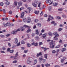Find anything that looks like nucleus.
<instances>
[{
  "mask_svg": "<svg viewBox=\"0 0 67 67\" xmlns=\"http://www.w3.org/2000/svg\"><path fill=\"white\" fill-rule=\"evenodd\" d=\"M14 43L15 44H17V46H19L20 45V42H18V40L17 38H15L14 39Z\"/></svg>",
  "mask_w": 67,
  "mask_h": 67,
  "instance_id": "1",
  "label": "nucleus"
},
{
  "mask_svg": "<svg viewBox=\"0 0 67 67\" xmlns=\"http://www.w3.org/2000/svg\"><path fill=\"white\" fill-rule=\"evenodd\" d=\"M18 56V52H17L15 54V56H12L10 57V58H13L14 59H17L16 57Z\"/></svg>",
  "mask_w": 67,
  "mask_h": 67,
  "instance_id": "2",
  "label": "nucleus"
},
{
  "mask_svg": "<svg viewBox=\"0 0 67 67\" xmlns=\"http://www.w3.org/2000/svg\"><path fill=\"white\" fill-rule=\"evenodd\" d=\"M51 42H50L49 43V44L50 45V48H51L52 49L53 48H54V46H55L54 45L52 46V47H51V45H53V40H52L51 41Z\"/></svg>",
  "mask_w": 67,
  "mask_h": 67,
  "instance_id": "3",
  "label": "nucleus"
},
{
  "mask_svg": "<svg viewBox=\"0 0 67 67\" xmlns=\"http://www.w3.org/2000/svg\"><path fill=\"white\" fill-rule=\"evenodd\" d=\"M20 29H18L16 31L12 32V34H16V33H17V32H19V31H20Z\"/></svg>",
  "mask_w": 67,
  "mask_h": 67,
  "instance_id": "4",
  "label": "nucleus"
},
{
  "mask_svg": "<svg viewBox=\"0 0 67 67\" xmlns=\"http://www.w3.org/2000/svg\"><path fill=\"white\" fill-rule=\"evenodd\" d=\"M35 3H36V4H35L34 3H32V5L34 7H36V4L38 3V1H36L35 2Z\"/></svg>",
  "mask_w": 67,
  "mask_h": 67,
  "instance_id": "5",
  "label": "nucleus"
},
{
  "mask_svg": "<svg viewBox=\"0 0 67 67\" xmlns=\"http://www.w3.org/2000/svg\"><path fill=\"white\" fill-rule=\"evenodd\" d=\"M42 52H40L38 53L37 54V57H39L40 56H42Z\"/></svg>",
  "mask_w": 67,
  "mask_h": 67,
  "instance_id": "6",
  "label": "nucleus"
},
{
  "mask_svg": "<svg viewBox=\"0 0 67 67\" xmlns=\"http://www.w3.org/2000/svg\"><path fill=\"white\" fill-rule=\"evenodd\" d=\"M32 45H35L34 46H37V45H38V43L37 42L36 43H35V42H33V43H32Z\"/></svg>",
  "mask_w": 67,
  "mask_h": 67,
  "instance_id": "7",
  "label": "nucleus"
},
{
  "mask_svg": "<svg viewBox=\"0 0 67 67\" xmlns=\"http://www.w3.org/2000/svg\"><path fill=\"white\" fill-rule=\"evenodd\" d=\"M27 21V23H30V22L31 21V19H30V18H28Z\"/></svg>",
  "mask_w": 67,
  "mask_h": 67,
  "instance_id": "8",
  "label": "nucleus"
},
{
  "mask_svg": "<svg viewBox=\"0 0 67 67\" xmlns=\"http://www.w3.org/2000/svg\"><path fill=\"white\" fill-rule=\"evenodd\" d=\"M22 2L21 1H20L18 3V4L19 6H21L22 5Z\"/></svg>",
  "mask_w": 67,
  "mask_h": 67,
  "instance_id": "9",
  "label": "nucleus"
},
{
  "mask_svg": "<svg viewBox=\"0 0 67 67\" xmlns=\"http://www.w3.org/2000/svg\"><path fill=\"white\" fill-rule=\"evenodd\" d=\"M53 35L55 36V37H56V36H57V35L58 37L59 36V35L58 34H57V32H54L53 33Z\"/></svg>",
  "mask_w": 67,
  "mask_h": 67,
  "instance_id": "10",
  "label": "nucleus"
},
{
  "mask_svg": "<svg viewBox=\"0 0 67 67\" xmlns=\"http://www.w3.org/2000/svg\"><path fill=\"white\" fill-rule=\"evenodd\" d=\"M47 35V34L45 33L42 36V37H43V38H45V37H46Z\"/></svg>",
  "mask_w": 67,
  "mask_h": 67,
  "instance_id": "11",
  "label": "nucleus"
},
{
  "mask_svg": "<svg viewBox=\"0 0 67 67\" xmlns=\"http://www.w3.org/2000/svg\"><path fill=\"white\" fill-rule=\"evenodd\" d=\"M31 63V61L30 60V58H28V60L27 61V64H30Z\"/></svg>",
  "mask_w": 67,
  "mask_h": 67,
  "instance_id": "12",
  "label": "nucleus"
},
{
  "mask_svg": "<svg viewBox=\"0 0 67 67\" xmlns=\"http://www.w3.org/2000/svg\"><path fill=\"white\" fill-rule=\"evenodd\" d=\"M58 5V3H54L53 4V5L54 7L57 6Z\"/></svg>",
  "mask_w": 67,
  "mask_h": 67,
  "instance_id": "13",
  "label": "nucleus"
},
{
  "mask_svg": "<svg viewBox=\"0 0 67 67\" xmlns=\"http://www.w3.org/2000/svg\"><path fill=\"white\" fill-rule=\"evenodd\" d=\"M24 12H23L21 13V18H23V16H24Z\"/></svg>",
  "mask_w": 67,
  "mask_h": 67,
  "instance_id": "14",
  "label": "nucleus"
},
{
  "mask_svg": "<svg viewBox=\"0 0 67 67\" xmlns=\"http://www.w3.org/2000/svg\"><path fill=\"white\" fill-rule=\"evenodd\" d=\"M37 63V60L35 59L34 62V65H35Z\"/></svg>",
  "mask_w": 67,
  "mask_h": 67,
  "instance_id": "15",
  "label": "nucleus"
},
{
  "mask_svg": "<svg viewBox=\"0 0 67 67\" xmlns=\"http://www.w3.org/2000/svg\"><path fill=\"white\" fill-rule=\"evenodd\" d=\"M48 18H50L51 20L54 19V18H53V17L51 16L50 15H49L48 16Z\"/></svg>",
  "mask_w": 67,
  "mask_h": 67,
  "instance_id": "16",
  "label": "nucleus"
},
{
  "mask_svg": "<svg viewBox=\"0 0 67 67\" xmlns=\"http://www.w3.org/2000/svg\"><path fill=\"white\" fill-rule=\"evenodd\" d=\"M46 2L47 3H50V2H51V0H48L46 1Z\"/></svg>",
  "mask_w": 67,
  "mask_h": 67,
  "instance_id": "17",
  "label": "nucleus"
},
{
  "mask_svg": "<svg viewBox=\"0 0 67 67\" xmlns=\"http://www.w3.org/2000/svg\"><path fill=\"white\" fill-rule=\"evenodd\" d=\"M18 5V4L17 3V2L15 1L14 2V3L13 4L14 5H15V6H17Z\"/></svg>",
  "mask_w": 67,
  "mask_h": 67,
  "instance_id": "18",
  "label": "nucleus"
},
{
  "mask_svg": "<svg viewBox=\"0 0 67 67\" xmlns=\"http://www.w3.org/2000/svg\"><path fill=\"white\" fill-rule=\"evenodd\" d=\"M66 49L65 48H63L62 49V52H65V51H66Z\"/></svg>",
  "mask_w": 67,
  "mask_h": 67,
  "instance_id": "19",
  "label": "nucleus"
},
{
  "mask_svg": "<svg viewBox=\"0 0 67 67\" xmlns=\"http://www.w3.org/2000/svg\"><path fill=\"white\" fill-rule=\"evenodd\" d=\"M35 14H38V13H39V11H35Z\"/></svg>",
  "mask_w": 67,
  "mask_h": 67,
  "instance_id": "20",
  "label": "nucleus"
},
{
  "mask_svg": "<svg viewBox=\"0 0 67 67\" xmlns=\"http://www.w3.org/2000/svg\"><path fill=\"white\" fill-rule=\"evenodd\" d=\"M44 58H46V59H47V54H44Z\"/></svg>",
  "mask_w": 67,
  "mask_h": 67,
  "instance_id": "21",
  "label": "nucleus"
},
{
  "mask_svg": "<svg viewBox=\"0 0 67 67\" xmlns=\"http://www.w3.org/2000/svg\"><path fill=\"white\" fill-rule=\"evenodd\" d=\"M45 65L46 67H49V66H51L50 64H46Z\"/></svg>",
  "mask_w": 67,
  "mask_h": 67,
  "instance_id": "22",
  "label": "nucleus"
},
{
  "mask_svg": "<svg viewBox=\"0 0 67 67\" xmlns=\"http://www.w3.org/2000/svg\"><path fill=\"white\" fill-rule=\"evenodd\" d=\"M29 27V26L26 25H24V27H21V29H23L24 27Z\"/></svg>",
  "mask_w": 67,
  "mask_h": 67,
  "instance_id": "23",
  "label": "nucleus"
},
{
  "mask_svg": "<svg viewBox=\"0 0 67 67\" xmlns=\"http://www.w3.org/2000/svg\"><path fill=\"white\" fill-rule=\"evenodd\" d=\"M37 25H38L39 27H41L42 26V25L41 23H38L37 24Z\"/></svg>",
  "mask_w": 67,
  "mask_h": 67,
  "instance_id": "24",
  "label": "nucleus"
},
{
  "mask_svg": "<svg viewBox=\"0 0 67 67\" xmlns=\"http://www.w3.org/2000/svg\"><path fill=\"white\" fill-rule=\"evenodd\" d=\"M56 37L55 36L54 37V40H55V41H57L58 40V38L57 37Z\"/></svg>",
  "mask_w": 67,
  "mask_h": 67,
  "instance_id": "25",
  "label": "nucleus"
},
{
  "mask_svg": "<svg viewBox=\"0 0 67 67\" xmlns=\"http://www.w3.org/2000/svg\"><path fill=\"white\" fill-rule=\"evenodd\" d=\"M48 10L49 11H51V10H52V7L51 6H49Z\"/></svg>",
  "mask_w": 67,
  "mask_h": 67,
  "instance_id": "26",
  "label": "nucleus"
},
{
  "mask_svg": "<svg viewBox=\"0 0 67 67\" xmlns=\"http://www.w3.org/2000/svg\"><path fill=\"white\" fill-rule=\"evenodd\" d=\"M35 39L37 40H38L39 39V37H38V36H37L35 37Z\"/></svg>",
  "mask_w": 67,
  "mask_h": 67,
  "instance_id": "27",
  "label": "nucleus"
},
{
  "mask_svg": "<svg viewBox=\"0 0 67 67\" xmlns=\"http://www.w3.org/2000/svg\"><path fill=\"white\" fill-rule=\"evenodd\" d=\"M31 31V30L30 29H29L27 30V33H29Z\"/></svg>",
  "mask_w": 67,
  "mask_h": 67,
  "instance_id": "28",
  "label": "nucleus"
},
{
  "mask_svg": "<svg viewBox=\"0 0 67 67\" xmlns=\"http://www.w3.org/2000/svg\"><path fill=\"white\" fill-rule=\"evenodd\" d=\"M36 34H39V32L38 31V30H37L36 31Z\"/></svg>",
  "mask_w": 67,
  "mask_h": 67,
  "instance_id": "29",
  "label": "nucleus"
},
{
  "mask_svg": "<svg viewBox=\"0 0 67 67\" xmlns=\"http://www.w3.org/2000/svg\"><path fill=\"white\" fill-rule=\"evenodd\" d=\"M27 21V20H26V18H24L23 19V21L24 22H25V21Z\"/></svg>",
  "mask_w": 67,
  "mask_h": 67,
  "instance_id": "30",
  "label": "nucleus"
},
{
  "mask_svg": "<svg viewBox=\"0 0 67 67\" xmlns=\"http://www.w3.org/2000/svg\"><path fill=\"white\" fill-rule=\"evenodd\" d=\"M6 24L7 25V26H9L10 25V22H8L6 23Z\"/></svg>",
  "mask_w": 67,
  "mask_h": 67,
  "instance_id": "31",
  "label": "nucleus"
},
{
  "mask_svg": "<svg viewBox=\"0 0 67 67\" xmlns=\"http://www.w3.org/2000/svg\"><path fill=\"white\" fill-rule=\"evenodd\" d=\"M61 18L59 16H57L56 17V19H60Z\"/></svg>",
  "mask_w": 67,
  "mask_h": 67,
  "instance_id": "32",
  "label": "nucleus"
},
{
  "mask_svg": "<svg viewBox=\"0 0 67 67\" xmlns=\"http://www.w3.org/2000/svg\"><path fill=\"white\" fill-rule=\"evenodd\" d=\"M48 35L49 36H52L53 35V34L51 32H49L48 34Z\"/></svg>",
  "mask_w": 67,
  "mask_h": 67,
  "instance_id": "33",
  "label": "nucleus"
},
{
  "mask_svg": "<svg viewBox=\"0 0 67 67\" xmlns=\"http://www.w3.org/2000/svg\"><path fill=\"white\" fill-rule=\"evenodd\" d=\"M27 47H30V46H31V44L29 43H27Z\"/></svg>",
  "mask_w": 67,
  "mask_h": 67,
  "instance_id": "34",
  "label": "nucleus"
},
{
  "mask_svg": "<svg viewBox=\"0 0 67 67\" xmlns=\"http://www.w3.org/2000/svg\"><path fill=\"white\" fill-rule=\"evenodd\" d=\"M0 36L1 37H2V38L4 37H5V36H4V35H0Z\"/></svg>",
  "mask_w": 67,
  "mask_h": 67,
  "instance_id": "35",
  "label": "nucleus"
},
{
  "mask_svg": "<svg viewBox=\"0 0 67 67\" xmlns=\"http://www.w3.org/2000/svg\"><path fill=\"white\" fill-rule=\"evenodd\" d=\"M3 25L5 27V26H8L7 25V24H5L4 23H3Z\"/></svg>",
  "mask_w": 67,
  "mask_h": 67,
  "instance_id": "36",
  "label": "nucleus"
},
{
  "mask_svg": "<svg viewBox=\"0 0 67 67\" xmlns=\"http://www.w3.org/2000/svg\"><path fill=\"white\" fill-rule=\"evenodd\" d=\"M13 52H14L13 50H11L10 51V53H12V54L13 53Z\"/></svg>",
  "mask_w": 67,
  "mask_h": 67,
  "instance_id": "37",
  "label": "nucleus"
},
{
  "mask_svg": "<svg viewBox=\"0 0 67 67\" xmlns=\"http://www.w3.org/2000/svg\"><path fill=\"white\" fill-rule=\"evenodd\" d=\"M39 59L40 60H41V61H39V62H41V61H42V60H43V58H39Z\"/></svg>",
  "mask_w": 67,
  "mask_h": 67,
  "instance_id": "38",
  "label": "nucleus"
},
{
  "mask_svg": "<svg viewBox=\"0 0 67 67\" xmlns=\"http://www.w3.org/2000/svg\"><path fill=\"white\" fill-rule=\"evenodd\" d=\"M38 20H37V19H35L34 21V22L35 23H36L37 22H38Z\"/></svg>",
  "mask_w": 67,
  "mask_h": 67,
  "instance_id": "39",
  "label": "nucleus"
},
{
  "mask_svg": "<svg viewBox=\"0 0 67 67\" xmlns=\"http://www.w3.org/2000/svg\"><path fill=\"white\" fill-rule=\"evenodd\" d=\"M55 53H56V51H55V50H53L52 51V53H53V54H55Z\"/></svg>",
  "mask_w": 67,
  "mask_h": 67,
  "instance_id": "40",
  "label": "nucleus"
},
{
  "mask_svg": "<svg viewBox=\"0 0 67 67\" xmlns=\"http://www.w3.org/2000/svg\"><path fill=\"white\" fill-rule=\"evenodd\" d=\"M21 42L22 44H25V42L23 41H21Z\"/></svg>",
  "mask_w": 67,
  "mask_h": 67,
  "instance_id": "41",
  "label": "nucleus"
},
{
  "mask_svg": "<svg viewBox=\"0 0 67 67\" xmlns=\"http://www.w3.org/2000/svg\"><path fill=\"white\" fill-rule=\"evenodd\" d=\"M60 47V45H59L58 46H56L55 48H59V47Z\"/></svg>",
  "mask_w": 67,
  "mask_h": 67,
  "instance_id": "42",
  "label": "nucleus"
},
{
  "mask_svg": "<svg viewBox=\"0 0 67 67\" xmlns=\"http://www.w3.org/2000/svg\"><path fill=\"white\" fill-rule=\"evenodd\" d=\"M10 34H8L6 35V37H9V36H10Z\"/></svg>",
  "mask_w": 67,
  "mask_h": 67,
  "instance_id": "43",
  "label": "nucleus"
},
{
  "mask_svg": "<svg viewBox=\"0 0 67 67\" xmlns=\"http://www.w3.org/2000/svg\"><path fill=\"white\" fill-rule=\"evenodd\" d=\"M62 17L64 18H66V16L65 15H62Z\"/></svg>",
  "mask_w": 67,
  "mask_h": 67,
  "instance_id": "44",
  "label": "nucleus"
},
{
  "mask_svg": "<svg viewBox=\"0 0 67 67\" xmlns=\"http://www.w3.org/2000/svg\"><path fill=\"white\" fill-rule=\"evenodd\" d=\"M3 3L2 2H1L0 3V5H1V6H3Z\"/></svg>",
  "mask_w": 67,
  "mask_h": 67,
  "instance_id": "45",
  "label": "nucleus"
},
{
  "mask_svg": "<svg viewBox=\"0 0 67 67\" xmlns=\"http://www.w3.org/2000/svg\"><path fill=\"white\" fill-rule=\"evenodd\" d=\"M64 62V59H61V63H63Z\"/></svg>",
  "mask_w": 67,
  "mask_h": 67,
  "instance_id": "46",
  "label": "nucleus"
},
{
  "mask_svg": "<svg viewBox=\"0 0 67 67\" xmlns=\"http://www.w3.org/2000/svg\"><path fill=\"white\" fill-rule=\"evenodd\" d=\"M41 32L42 33H44L45 32V30L44 29H42L41 30Z\"/></svg>",
  "mask_w": 67,
  "mask_h": 67,
  "instance_id": "47",
  "label": "nucleus"
},
{
  "mask_svg": "<svg viewBox=\"0 0 67 67\" xmlns=\"http://www.w3.org/2000/svg\"><path fill=\"white\" fill-rule=\"evenodd\" d=\"M41 3L40 2L38 5V7H41Z\"/></svg>",
  "mask_w": 67,
  "mask_h": 67,
  "instance_id": "48",
  "label": "nucleus"
},
{
  "mask_svg": "<svg viewBox=\"0 0 67 67\" xmlns=\"http://www.w3.org/2000/svg\"><path fill=\"white\" fill-rule=\"evenodd\" d=\"M17 62V60H15L13 62V63H16Z\"/></svg>",
  "mask_w": 67,
  "mask_h": 67,
  "instance_id": "49",
  "label": "nucleus"
},
{
  "mask_svg": "<svg viewBox=\"0 0 67 67\" xmlns=\"http://www.w3.org/2000/svg\"><path fill=\"white\" fill-rule=\"evenodd\" d=\"M27 52H28V50H25L24 51V52L25 53H26Z\"/></svg>",
  "mask_w": 67,
  "mask_h": 67,
  "instance_id": "50",
  "label": "nucleus"
},
{
  "mask_svg": "<svg viewBox=\"0 0 67 67\" xmlns=\"http://www.w3.org/2000/svg\"><path fill=\"white\" fill-rule=\"evenodd\" d=\"M43 44V43L42 42H40L39 43V45L40 46L41 45H42Z\"/></svg>",
  "mask_w": 67,
  "mask_h": 67,
  "instance_id": "51",
  "label": "nucleus"
},
{
  "mask_svg": "<svg viewBox=\"0 0 67 67\" xmlns=\"http://www.w3.org/2000/svg\"><path fill=\"white\" fill-rule=\"evenodd\" d=\"M59 26L60 27H63L64 26V24H62L60 25Z\"/></svg>",
  "mask_w": 67,
  "mask_h": 67,
  "instance_id": "52",
  "label": "nucleus"
},
{
  "mask_svg": "<svg viewBox=\"0 0 67 67\" xmlns=\"http://www.w3.org/2000/svg\"><path fill=\"white\" fill-rule=\"evenodd\" d=\"M27 9H28V10H29V11H31V10H32V9L30 7L28 8Z\"/></svg>",
  "mask_w": 67,
  "mask_h": 67,
  "instance_id": "53",
  "label": "nucleus"
},
{
  "mask_svg": "<svg viewBox=\"0 0 67 67\" xmlns=\"http://www.w3.org/2000/svg\"><path fill=\"white\" fill-rule=\"evenodd\" d=\"M3 12L4 13H5L6 11L4 9H3Z\"/></svg>",
  "mask_w": 67,
  "mask_h": 67,
  "instance_id": "54",
  "label": "nucleus"
},
{
  "mask_svg": "<svg viewBox=\"0 0 67 67\" xmlns=\"http://www.w3.org/2000/svg\"><path fill=\"white\" fill-rule=\"evenodd\" d=\"M6 3L7 4L9 5V4H10V2H7Z\"/></svg>",
  "mask_w": 67,
  "mask_h": 67,
  "instance_id": "55",
  "label": "nucleus"
},
{
  "mask_svg": "<svg viewBox=\"0 0 67 67\" xmlns=\"http://www.w3.org/2000/svg\"><path fill=\"white\" fill-rule=\"evenodd\" d=\"M43 12H41L40 13V15L41 16L43 15Z\"/></svg>",
  "mask_w": 67,
  "mask_h": 67,
  "instance_id": "56",
  "label": "nucleus"
},
{
  "mask_svg": "<svg viewBox=\"0 0 67 67\" xmlns=\"http://www.w3.org/2000/svg\"><path fill=\"white\" fill-rule=\"evenodd\" d=\"M63 10V8H60L58 9V10L59 11H62Z\"/></svg>",
  "mask_w": 67,
  "mask_h": 67,
  "instance_id": "57",
  "label": "nucleus"
},
{
  "mask_svg": "<svg viewBox=\"0 0 67 67\" xmlns=\"http://www.w3.org/2000/svg\"><path fill=\"white\" fill-rule=\"evenodd\" d=\"M9 13L10 14H12V11H9Z\"/></svg>",
  "mask_w": 67,
  "mask_h": 67,
  "instance_id": "58",
  "label": "nucleus"
},
{
  "mask_svg": "<svg viewBox=\"0 0 67 67\" xmlns=\"http://www.w3.org/2000/svg\"><path fill=\"white\" fill-rule=\"evenodd\" d=\"M46 59H44L43 60V62L44 63H45V62H46Z\"/></svg>",
  "mask_w": 67,
  "mask_h": 67,
  "instance_id": "59",
  "label": "nucleus"
},
{
  "mask_svg": "<svg viewBox=\"0 0 67 67\" xmlns=\"http://www.w3.org/2000/svg\"><path fill=\"white\" fill-rule=\"evenodd\" d=\"M49 18L48 19V20H47V21H48V22H49V21H50V20H51V19L50 18H49Z\"/></svg>",
  "mask_w": 67,
  "mask_h": 67,
  "instance_id": "60",
  "label": "nucleus"
},
{
  "mask_svg": "<svg viewBox=\"0 0 67 67\" xmlns=\"http://www.w3.org/2000/svg\"><path fill=\"white\" fill-rule=\"evenodd\" d=\"M62 29L61 28H59L58 30L59 31H62Z\"/></svg>",
  "mask_w": 67,
  "mask_h": 67,
  "instance_id": "61",
  "label": "nucleus"
},
{
  "mask_svg": "<svg viewBox=\"0 0 67 67\" xmlns=\"http://www.w3.org/2000/svg\"><path fill=\"white\" fill-rule=\"evenodd\" d=\"M8 44L9 46V47H10V46H11V43H8Z\"/></svg>",
  "mask_w": 67,
  "mask_h": 67,
  "instance_id": "62",
  "label": "nucleus"
},
{
  "mask_svg": "<svg viewBox=\"0 0 67 67\" xmlns=\"http://www.w3.org/2000/svg\"><path fill=\"white\" fill-rule=\"evenodd\" d=\"M55 23V21H53L51 22V24H54V23Z\"/></svg>",
  "mask_w": 67,
  "mask_h": 67,
  "instance_id": "63",
  "label": "nucleus"
},
{
  "mask_svg": "<svg viewBox=\"0 0 67 67\" xmlns=\"http://www.w3.org/2000/svg\"><path fill=\"white\" fill-rule=\"evenodd\" d=\"M54 67H59V66L58 65H56Z\"/></svg>",
  "mask_w": 67,
  "mask_h": 67,
  "instance_id": "64",
  "label": "nucleus"
}]
</instances>
